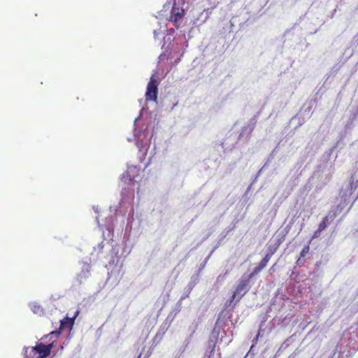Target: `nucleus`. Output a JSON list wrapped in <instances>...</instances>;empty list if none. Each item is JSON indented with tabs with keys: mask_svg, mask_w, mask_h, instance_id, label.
Returning <instances> with one entry per match:
<instances>
[{
	"mask_svg": "<svg viewBox=\"0 0 358 358\" xmlns=\"http://www.w3.org/2000/svg\"><path fill=\"white\" fill-rule=\"evenodd\" d=\"M52 347V343L45 345L42 343H40L36 346L31 347L30 348V353H33L34 355H38V357L36 358H45L50 355Z\"/></svg>",
	"mask_w": 358,
	"mask_h": 358,
	"instance_id": "f257e3e1",
	"label": "nucleus"
},
{
	"mask_svg": "<svg viewBox=\"0 0 358 358\" xmlns=\"http://www.w3.org/2000/svg\"><path fill=\"white\" fill-rule=\"evenodd\" d=\"M184 16L185 10L182 8L176 6V4L174 3L171 10L169 20L173 22L176 29L180 27L179 22L183 19Z\"/></svg>",
	"mask_w": 358,
	"mask_h": 358,
	"instance_id": "f03ea898",
	"label": "nucleus"
},
{
	"mask_svg": "<svg viewBox=\"0 0 358 358\" xmlns=\"http://www.w3.org/2000/svg\"><path fill=\"white\" fill-rule=\"evenodd\" d=\"M157 86V81L152 77L147 86V90L145 93V98L147 101H157L158 94Z\"/></svg>",
	"mask_w": 358,
	"mask_h": 358,
	"instance_id": "7ed1b4c3",
	"label": "nucleus"
},
{
	"mask_svg": "<svg viewBox=\"0 0 358 358\" xmlns=\"http://www.w3.org/2000/svg\"><path fill=\"white\" fill-rule=\"evenodd\" d=\"M250 280L247 278V279L241 280L239 282L238 285L236 287V289L231 297V301H233L237 295H240V296H243V295H245L246 294V292H247L246 287H247L248 283L250 282Z\"/></svg>",
	"mask_w": 358,
	"mask_h": 358,
	"instance_id": "20e7f679",
	"label": "nucleus"
},
{
	"mask_svg": "<svg viewBox=\"0 0 358 358\" xmlns=\"http://www.w3.org/2000/svg\"><path fill=\"white\" fill-rule=\"evenodd\" d=\"M336 212L329 211L326 217L320 222L318 231H322L336 217Z\"/></svg>",
	"mask_w": 358,
	"mask_h": 358,
	"instance_id": "39448f33",
	"label": "nucleus"
},
{
	"mask_svg": "<svg viewBox=\"0 0 358 358\" xmlns=\"http://www.w3.org/2000/svg\"><path fill=\"white\" fill-rule=\"evenodd\" d=\"M73 324V319H71L69 317H66L65 320H61L59 330H63L65 328H71ZM50 334L52 336H55V337H57L60 334V331H52Z\"/></svg>",
	"mask_w": 358,
	"mask_h": 358,
	"instance_id": "423d86ee",
	"label": "nucleus"
},
{
	"mask_svg": "<svg viewBox=\"0 0 358 358\" xmlns=\"http://www.w3.org/2000/svg\"><path fill=\"white\" fill-rule=\"evenodd\" d=\"M275 250H276V248H275L273 250H271L267 254H266V255L261 260V262L259 264H260L262 267L265 268L267 266L268 262L271 259V256L275 253Z\"/></svg>",
	"mask_w": 358,
	"mask_h": 358,
	"instance_id": "0eeeda50",
	"label": "nucleus"
},
{
	"mask_svg": "<svg viewBox=\"0 0 358 358\" xmlns=\"http://www.w3.org/2000/svg\"><path fill=\"white\" fill-rule=\"evenodd\" d=\"M263 268H264L262 267L260 264H259L253 269V271L250 273L247 278L250 280L253 277H255L259 272H261Z\"/></svg>",
	"mask_w": 358,
	"mask_h": 358,
	"instance_id": "6e6552de",
	"label": "nucleus"
},
{
	"mask_svg": "<svg viewBox=\"0 0 358 358\" xmlns=\"http://www.w3.org/2000/svg\"><path fill=\"white\" fill-rule=\"evenodd\" d=\"M136 145L139 148V150L143 152V155H145L148 150V145L143 144V143L141 141H137Z\"/></svg>",
	"mask_w": 358,
	"mask_h": 358,
	"instance_id": "1a4fd4ad",
	"label": "nucleus"
},
{
	"mask_svg": "<svg viewBox=\"0 0 358 358\" xmlns=\"http://www.w3.org/2000/svg\"><path fill=\"white\" fill-rule=\"evenodd\" d=\"M216 344H217V341H215L214 342H213L212 348H211V350H210V355H208V358H212V356H213V355H214V353H215Z\"/></svg>",
	"mask_w": 358,
	"mask_h": 358,
	"instance_id": "9d476101",
	"label": "nucleus"
},
{
	"mask_svg": "<svg viewBox=\"0 0 358 358\" xmlns=\"http://www.w3.org/2000/svg\"><path fill=\"white\" fill-rule=\"evenodd\" d=\"M216 344H217V341H215L214 342H213L212 348H211V350H210V355H208V358H212V356H213V355H214V353H215Z\"/></svg>",
	"mask_w": 358,
	"mask_h": 358,
	"instance_id": "9b49d317",
	"label": "nucleus"
},
{
	"mask_svg": "<svg viewBox=\"0 0 358 358\" xmlns=\"http://www.w3.org/2000/svg\"><path fill=\"white\" fill-rule=\"evenodd\" d=\"M308 251H309V246L307 245V246L304 247L301 252V257H304L306 256V255L308 252Z\"/></svg>",
	"mask_w": 358,
	"mask_h": 358,
	"instance_id": "f8f14e48",
	"label": "nucleus"
},
{
	"mask_svg": "<svg viewBox=\"0 0 358 358\" xmlns=\"http://www.w3.org/2000/svg\"><path fill=\"white\" fill-rule=\"evenodd\" d=\"M322 231H318V229L314 232V234L313 236V238H317L320 236V234Z\"/></svg>",
	"mask_w": 358,
	"mask_h": 358,
	"instance_id": "ddd939ff",
	"label": "nucleus"
},
{
	"mask_svg": "<svg viewBox=\"0 0 358 358\" xmlns=\"http://www.w3.org/2000/svg\"><path fill=\"white\" fill-rule=\"evenodd\" d=\"M276 264H274L269 269L270 272H274L275 271V266Z\"/></svg>",
	"mask_w": 358,
	"mask_h": 358,
	"instance_id": "4468645a",
	"label": "nucleus"
},
{
	"mask_svg": "<svg viewBox=\"0 0 358 358\" xmlns=\"http://www.w3.org/2000/svg\"><path fill=\"white\" fill-rule=\"evenodd\" d=\"M135 169H129L128 171H127V173L129 174L130 172H131L132 171H134Z\"/></svg>",
	"mask_w": 358,
	"mask_h": 358,
	"instance_id": "2eb2a0df",
	"label": "nucleus"
},
{
	"mask_svg": "<svg viewBox=\"0 0 358 358\" xmlns=\"http://www.w3.org/2000/svg\"><path fill=\"white\" fill-rule=\"evenodd\" d=\"M241 297H242L241 296H239V299H238V301H240V299H241Z\"/></svg>",
	"mask_w": 358,
	"mask_h": 358,
	"instance_id": "dca6fc26",
	"label": "nucleus"
},
{
	"mask_svg": "<svg viewBox=\"0 0 358 358\" xmlns=\"http://www.w3.org/2000/svg\"><path fill=\"white\" fill-rule=\"evenodd\" d=\"M241 297H242L241 296H239V299H238V301H240V299H241Z\"/></svg>",
	"mask_w": 358,
	"mask_h": 358,
	"instance_id": "f3484780",
	"label": "nucleus"
}]
</instances>
